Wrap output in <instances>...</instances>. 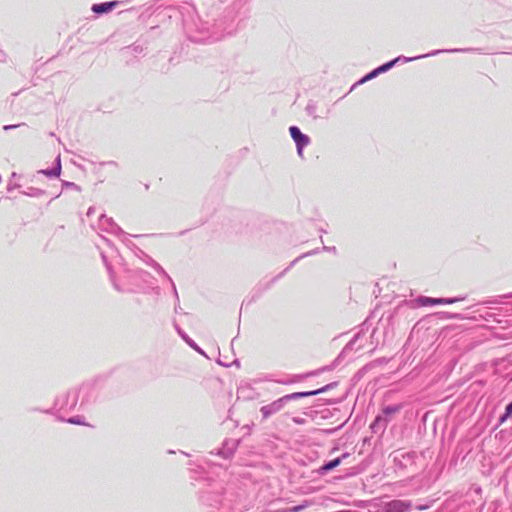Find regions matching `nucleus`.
Here are the masks:
<instances>
[{"label":"nucleus","instance_id":"obj_1","mask_svg":"<svg viewBox=\"0 0 512 512\" xmlns=\"http://www.w3.org/2000/svg\"><path fill=\"white\" fill-rule=\"evenodd\" d=\"M102 260L106 266L110 281L115 290L121 293H137L151 284L153 278L150 273L142 269L130 270L125 263L112 266L107 257L101 252Z\"/></svg>","mask_w":512,"mask_h":512},{"label":"nucleus","instance_id":"obj_2","mask_svg":"<svg viewBox=\"0 0 512 512\" xmlns=\"http://www.w3.org/2000/svg\"><path fill=\"white\" fill-rule=\"evenodd\" d=\"M95 385V382H86L79 388L68 390L66 393L59 395L55 400L53 409L58 412H71L76 408L80 399V406H83L93 398Z\"/></svg>","mask_w":512,"mask_h":512},{"label":"nucleus","instance_id":"obj_3","mask_svg":"<svg viewBox=\"0 0 512 512\" xmlns=\"http://www.w3.org/2000/svg\"><path fill=\"white\" fill-rule=\"evenodd\" d=\"M320 251H327V252H333V253H336V247L332 246V247H329V246H323L321 249L320 248H316L314 250H311V251H308L306 253H303L302 255L298 256L296 259H294L290 265L285 269L283 270L281 273H279L277 276H275L270 282H268L263 290H267L269 289L277 280H279L280 278H282L284 276V274L290 269L292 268L299 260L305 258V257H308V256H312V255H315V254H318Z\"/></svg>","mask_w":512,"mask_h":512},{"label":"nucleus","instance_id":"obj_4","mask_svg":"<svg viewBox=\"0 0 512 512\" xmlns=\"http://www.w3.org/2000/svg\"><path fill=\"white\" fill-rule=\"evenodd\" d=\"M291 138L296 144L297 153L302 156L303 149L310 144V138L306 134L302 133L299 127L291 126L289 128Z\"/></svg>","mask_w":512,"mask_h":512},{"label":"nucleus","instance_id":"obj_5","mask_svg":"<svg viewBox=\"0 0 512 512\" xmlns=\"http://www.w3.org/2000/svg\"><path fill=\"white\" fill-rule=\"evenodd\" d=\"M222 488L217 487L213 490H205L202 492L201 499L204 504L210 507H219L222 504Z\"/></svg>","mask_w":512,"mask_h":512},{"label":"nucleus","instance_id":"obj_6","mask_svg":"<svg viewBox=\"0 0 512 512\" xmlns=\"http://www.w3.org/2000/svg\"><path fill=\"white\" fill-rule=\"evenodd\" d=\"M285 405H286L285 400L283 399V397H280V398L274 400L273 402L262 406L260 408V413L262 415V418L264 420H266V419L272 417L273 415L280 412L285 407Z\"/></svg>","mask_w":512,"mask_h":512},{"label":"nucleus","instance_id":"obj_7","mask_svg":"<svg viewBox=\"0 0 512 512\" xmlns=\"http://www.w3.org/2000/svg\"><path fill=\"white\" fill-rule=\"evenodd\" d=\"M474 50L475 49H472V48H466V49H439V50H433V51H431V52H429L427 54L418 55V56H415V57L408 58V57H405V56H398L395 59H399V62L406 63V62L414 61V60L421 59V58L435 56V55H438L440 53L470 52V51H474Z\"/></svg>","mask_w":512,"mask_h":512},{"label":"nucleus","instance_id":"obj_8","mask_svg":"<svg viewBox=\"0 0 512 512\" xmlns=\"http://www.w3.org/2000/svg\"><path fill=\"white\" fill-rule=\"evenodd\" d=\"M239 442L236 439H225L222 447L217 450L215 455L221 456L224 459H230L238 448ZM211 454H214V452H211Z\"/></svg>","mask_w":512,"mask_h":512},{"label":"nucleus","instance_id":"obj_9","mask_svg":"<svg viewBox=\"0 0 512 512\" xmlns=\"http://www.w3.org/2000/svg\"><path fill=\"white\" fill-rule=\"evenodd\" d=\"M410 508V503L394 499L389 502L384 503L379 512H406Z\"/></svg>","mask_w":512,"mask_h":512},{"label":"nucleus","instance_id":"obj_10","mask_svg":"<svg viewBox=\"0 0 512 512\" xmlns=\"http://www.w3.org/2000/svg\"><path fill=\"white\" fill-rule=\"evenodd\" d=\"M99 220L100 226L103 230L115 235L124 234V231L113 221L112 218H108L106 215L101 214Z\"/></svg>","mask_w":512,"mask_h":512},{"label":"nucleus","instance_id":"obj_11","mask_svg":"<svg viewBox=\"0 0 512 512\" xmlns=\"http://www.w3.org/2000/svg\"><path fill=\"white\" fill-rule=\"evenodd\" d=\"M389 424V419H386L380 414L376 416L374 421L370 425V429L374 434H382Z\"/></svg>","mask_w":512,"mask_h":512},{"label":"nucleus","instance_id":"obj_12","mask_svg":"<svg viewBox=\"0 0 512 512\" xmlns=\"http://www.w3.org/2000/svg\"><path fill=\"white\" fill-rule=\"evenodd\" d=\"M118 5L117 1H108L93 4L91 10L98 15H102L112 11Z\"/></svg>","mask_w":512,"mask_h":512},{"label":"nucleus","instance_id":"obj_13","mask_svg":"<svg viewBox=\"0 0 512 512\" xmlns=\"http://www.w3.org/2000/svg\"><path fill=\"white\" fill-rule=\"evenodd\" d=\"M348 456H349V454H348V453H344V454H342L340 457H337V458H335V459H332V460H330V461H328V462L324 463V464L320 467V469H319L320 473H321V474H325V473H327V472H329V471L333 470L334 468H336L337 466H339V465L341 464V462H342V460H343L344 458H346V457H348Z\"/></svg>","mask_w":512,"mask_h":512},{"label":"nucleus","instance_id":"obj_14","mask_svg":"<svg viewBox=\"0 0 512 512\" xmlns=\"http://www.w3.org/2000/svg\"><path fill=\"white\" fill-rule=\"evenodd\" d=\"M55 167L51 169H44L40 170L39 173H42L48 177H58L61 173V158L60 155H58L55 159Z\"/></svg>","mask_w":512,"mask_h":512},{"label":"nucleus","instance_id":"obj_15","mask_svg":"<svg viewBox=\"0 0 512 512\" xmlns=\"http://www.w3.org/2000/svg\"><path fill=\"white\" fill-rule=\"evenodd\" d=\"M152 268L157 273H159L160 275L164 276L171 283L174 296L176 298V301L179 303V296H178V293H177V289H176V286H175L173 280L171 279V277L167 274V272L163 269V267L159 263H154V266Z\"/></svg>","mask_w":512,"mask_h":512},{"label":"nucleus","instance_id":"obj_16","mask_svg":"<svg viewBox=\"0 0 512 512\" xmlns=\"http://www.w3.org/2000/svg\"><path fill=\"white\" fill-rule=\"evenodd\" d=\"M152 268L157 273H159L160 275L164 276L171 283L174 296L176 298V301L179 303V296H178V293H177V289H176V286H175L173 280L171 279V277L167 274V272L163 269V267L159 263H154V266Z\"/></svg>","mask_w":512,"mask_h":512},{"label":"nucleus","instance_id":"obj_17","mask_svg":"<svg viewBox=\"0 0 512 512\" xmlns=\"http://www.w3.org/2000/svg\"><path fill=\"white\" fill-rule=\"evenodd\" d=\"M336 386H337V382H332V383H329V384H327L319 389H316V390L303 391V392H301V397L305 398V397L315 396V395L324 393L328 390H331Z\"/></svg>","mask_w":512,"mask_h":512},{"label":"nucleus","instance_id":"obj_18","mask_svg":"<svg viewBox=\"0 0 512 512\" xmlns=\"http://www.w3.org/2000/svg\"><path fill=\"white\" fill-rule=\"evenodd\" d=\"M403 405L402 404H396V405H388V406H385L383 409H382V413L380 414L381 416H384L386 419H389V422L391 421V417L398 413L401 409H402Z\"/></svg>","mask_w":512,"mask_h":512},{"label":"nucleus","instance_id":"obj_19","mask_svg":"<svg viewBox=\"0 0 512 512\" xmlns=\"http://www.w3.org/2000/svg\"><path fill=\"white\" fill-rule=\"evenodd\" d=\"M179 335L192 349L206 356L205 352L183 330H179Z\"/></svg>","mask_w":512,"mask_h":512},{"label":"nucleus","instance_id":"obj_20","mask_svg":"<svg viewBox=\"0 0 512 512\" xmlns=\"http://www.w3.org/2000/svg\"><path fill=\"white\" fill-rule=\"evenodd\" d=\"M417 302L421 306L440 305L441 304V299L440 298L427 297V296H420V297H418Z\"/></svg>","mask_w":512,"mask_h":512},{"label":"nucleus","instance_id":"obj_21","mask_svg":"<svg viewBox=\"0 0 512 512\" xmlns=\"http://www.w3.org/2000/svg\"><path fill=\"white\" fill-rule=\"evenodd\" d=\"M317 108H318L317 103L313 100H310L305 107V111L313 119H317L319 117L317 115Z\"/></svg>","mask_w":512,"mask_h":512},{"label":"nucleus","instance_id":"obj_22","mask_svg":"<svg viewBox=\"0 0 512 512\" xmlns=\"http://www.w3.org/2000/svg\"><path fill=\"white\" fill-rule=\"evenodd\" d=\"M399 62V59H393L391 61H388L379 67L376 68L377 72L380 74L385 73L389 71L391 68H393L397 63Z\"/></svg>","mask_w":512,"mask_h":512},{"label":"nucleus","instance_id":"obj_23","mask_svg":"<svg viewBox=\"0 0 512 512\" xmlns=\"http://www.w3.org/2000/svg\"><path fill=\"white\" fill-rule=\"evenodd\" d=\"M24 195L30 196V197H41L45 194L44 190H41L39 188L35 187H28L24 192Z\"/></svg>","mask_w":512,"mask_h":512},{"label":"nucleus","instance_id":"obj_24","mask_svg":"<svg viewBox=\"0 0 512 512\" xmlns=\"http://www.w3.org/2000/svg\"><path fill=\"white\" fill-rule=\"evenodd\" d=\"M124 51L131 54H141L144 49L141 45L134 44L132 46H128L124 48Z\"/></svg>","mask_w":512,"mask_h":512},{"label":"nucleus","instance_id":"obj_25","mask_svg":"<svg viewBox=\"0 0 512 512\" xmlns=\"http://www.w3.org/2000/svg\"><path fill=\"white\" fill-rule=\"evenodd\" d=\"M512 416V401L505 407V412L499 418L500 423H504L508 418Z\"/></svg>","mask_w":512,"mask_h":512},{"label":"nucleus","instance_id":"obj_26","mask_svg":"<svg viewBox=\"0 0 512 512\" xmlns=\"http://www.w3.org/2000/svg\"><path fill=\"white\" fill-rule=\"evenodd\" d=\"M379 75V73L377 72L376 68L373 69L372 71H370L369 73H367L361 80H359L357 82V84H362V83H365L369 80H372L374 79L375 77H377Z\"/></svg>","mask_w":512,"mask_h":512},{"label":"nucleus","instance_id":"obj_27","mask_svg":"<svg viewBox=\"0 0 512 512\" xmlns=\"http://www.w3.org/2000/svg\"><path fill=\"white\" fill-rule=\"evenodd\" d=\"M282 397L285 400L286 404L289 403L292 400H298V399L302 398L301 397V392H294V393H291V394L284 395Z\"/></svg>","mask_w":512,"mask_h":512},{"label":"nucleus","instance_id":"obj_28","mask_svg":"<svg viewBox=\"0 0 512 512\" xmlns=\"http://www.w3.org/2000/svg\"><path fill=\"white\" fill-rule=\"evenodd\" d=\"M16 128H25L27 129L28 126L26 123H19V124H11V125H4L3 126V130L5 131H9V130H12V129H16Z\"/></svg>","mask_w":512,"mask_h":512},{"label":"nucleus","instance_id":"obj_29","mask_svg":"<svg viewBox=\"0 0 512 512\" xmlns=\"http://www.w3.org/2000/svg\"><path fill=\"white\" fill-rule=\"evenodd\" d=\"M441 304H452L458 301H462L465 298L464 297H454V298H440Z\"/></svg>","mask_w":512,"mask_h":512},{"label":"nucleus","instance_id":"obj_30","mask_svg":"<svg viewBox=\"0 0 512 512\" xmlns=\"http://www.w3.org/2000/svg\"><path fill=\"white\" fill-rule=\"evenodd\" d=\"M66 421L68 423H70V424H77V425H83L84 424V421L82 420V417H79V416L71 417V418L67 419Z\"/></svg>","mask_w":512,"mask_h":512},{"label":"nucleus","instance_id":"obj_31","mask_svg":"<svg viewBox=\"0 0 512 512\" xmlns=\"http://www.w3.org/2000/svg\"><path fill=\"white\" fill-rule=\"evenodd\" d=\"M144 262L148 265V266H151L153 267L154 266V263H157L152 257H150L149 255L147 254H144Z\"/></svg>","mask_w":512,"mask_h":512},{"label":"nucleus","instance_id":"obj_32","mask_svg":"<svg viewBox=\"0 0 512 512\" xmlns=\"http://www.w3.org/2000/svg\"><path fill=\"white\" fill-rule=\"evenodd\" d=\"M360 334H356L351 340L350 342L346 345L345 349L344 350H348V349H352L353 345L355 344V342L358 340Z\"/></svg>","mask_w":512,"mask_h":512},{"label":"nucleus","instance_id":"obj_33","mask_svg":"<svg viewBox=\"0 0 512 512\" xmlns=\"http://www.w3.org/2000/svg\"><path fill=\"white\" fill-rule=\"evenodd\" d=\"M8 56L7 54L0 49V62L5 63L7 62Z\"/></svg>","mask_w":512,"mask_h":512},{"label":"nucleus","instance_id":"obj_34","mask_svg":"<svg viewBox=\"0 0 512 512\" xmlns=\"http://www.w3.org/2000/svg\"><path fill=\"white\" fill-rule=\"evenodd\" d=\"M293 422L296 423V424H304L305 423V419L304 418H300V417H294L293 418Z\"/></svg>","mask_w":512,"mask_h":512},{"label":"nucleus","instance_id":"obj_35","mask_svg":"<svg viewBox=\"0 0 512 512\" xmlns=\"http://www.w3.org/2000/svg\"><path fill=\"white\" fill-rule=\"evenodd\" d=\"M214 40H219L223 34H218L216 31H213L210 35Z\"/></svg>","mask_w":512,"mask_h":512},{"label":"nucleus","instance_id":"obj_36","mask_svg":"<svg viewBox=\"0 0 512 512\" xmlns=\"http://www.w3.org/2000/svg\"><path fill=\"white\" fill-rule=\"evenodd\" d=\"M305 506L304 505H298V506H295L291 509L292 512H299L300 510H302Z\"/></svg>","mask_w":512,"mask_h":512},{"label":"nucleus","instance_id":"obj_37","mask_svg":"<svg viewBox=\"0 0 512 512\" xmlns=\"http://www.w3.org/2000/svg\"><path fill=\"white\" fill-rule=\"evenodd\" d=\"M95 212V208L94 207H90L87 211V216L90 217L93 213Z\"/></svg>","mask_w":512,"mask_h":512},{"label":"nucleus","instance_id":"obj_38","mask_svg":"<svg viewBox=\"0 0 512 512\" xmlns=\"http://www.w3.org/2000/svg\"><path fill=\"white\" fill-rule=\"evenodd\" d=\"M502 298H504V299H510V298H512V292H511V293H508V294L503 295V296H502Z\"/></svg>","mask_w":512,"mask_h":512},{"label":"nucleus","instance_id":"obj_39","mask_svg":"<svg viewBox=\"0 0 512 512\" xmlns=\"http://www.w3.org/2000/svg\"><path fill=\"white\" fill-rule=\"evenodd\" d=\"M64 184H65L66 186H71V187L76 186V185H75V183H73V182H65Z\"/></svg>","mask_w":512,"mask_h":512},{"label":"nucleus","instance_id":"obj_40","mask_svg":"<svg viewBox=\"0 0 512 512\" xmlns=\"http://www.w3.org/2000/svg\"><path fill=\"white\" fill-rule=\"evenodd\" d=\"M180 310H181V307H180V305H179V304H177V305L175 306V312H176V313H179V312H180Z\"/></svg>","mask_w":512,"mask_h":512},{"label":"nucleus","instance_id":"obj_41","mask_svg":"<svg viewBox=\"0 0 512 512\" xmlns=\"http://www.w3.org/2000/svg\"><path fill=\"white\" fill-rule=\"evenodd\" d=\"M13 189H14V186H12V185H8V186H7V190H8L9 192H10V191H12Z\"/></svg>","mask_w":512,"mask_h":512},{"label":"nucleus","instance_id":"obj_42","mask_svg":"<svg viewBox=\"0 0 512 512\" xmlns=\"http://www.w3.org/2000/svg\"><path fill=\"white\" fill-rule=\"evenodd\" d=\"M492 317H493V314L488 313V314H487V317H485V319H486V320H489V318H492Z\"/></svg>","mask_w":512,"mask_h":512},{"label":"nucleus","instance_id":"obj_43","mask_svg":"<svg viewBox=\"0 0 512 512\" xmlns=\"http://www.w3.org/2000/svg\"><path fill=\"white\" fill-rule=\"evenodd\" d=\"M174 326L178 333H179V330H182L177 324H174Z\"/></svg>","mask_w":512,"mask_h":512},{"label":"nucleus","instance_id":"obj_44","mask_svg":"<svg viewBox=\"0 0 512 512\" xmlns=\"http://www.w3.org/2000/svg\"><path fill=\"white\" fill-rule=\"evenodd\" d=\"M218 363H219L220 365H222V366H226V367H227V366H229L228 364L222 363L221 361H218Z\"/></svg>","mask_w":512,"mask_h":512},{"label":"nucleus","instance_id":"obj_45","mask_svg":"<svg viewBox=\"0 0 512 512\" xmlns=\"http://www.w3.org/2000/svg\"><path fill=\"white\" fill-rule=\"evenodd\" d=\"M44 413H52V409L43 411Z\"/></svg>","mask_w":512,"mask_h":512},{"label":"nucleus","instance_id":"obj_46","mask_svg":"<svg viewBox=\"0 0 512 512\" xmlns=\"http://www.w3.org/2000/svg\"><path fill=\"white\" fill-rule=\"evenodd\" d=\"M242 392H243V388H239L238 393H242Z\"/></svg>","mask_w":512,"mask_h":512}]
</instances>
